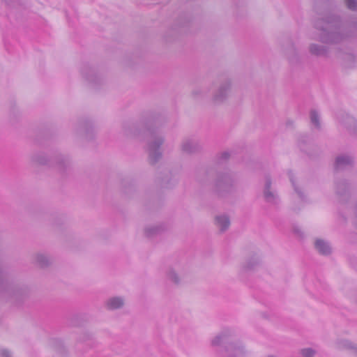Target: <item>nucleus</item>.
<instances>
[{
  "instance_id": "nucleus-1",
  "label": "nucleus",
  "mask_w": 357,
  "mask_h": 357,
  "mask_svg": "<svg viewBox=\"0 0 357 357\" xmlns=\"http://www.w3.org/2000/svg\"><path fill=\"white\" fill-rule=\"evenodd\" d=\"M313 27L318 31L312 39L322 44L310 43L308 51L317 57H328L330 48L326 45H340L357 38V21L344 22L340 15L328 13L316 19Z\"/></svg>"
},
{
  "instance_id": "nucleus-2",
  "label": "nucleus",
  "mask_w": 357,
  "mask_h": 357,
  "mask_svg": "<svg viewBox=\"0 0 357 357\" xmlns=\"http://www.w3.org/2000/svg\"><path fill=\"white\" fill-rule=\"evenodd\" d=\"M150 123L151 120L146 123V127L143 129L135 123H124L123 132L127 137H135L139 141H146L149 162L153 165L162 157L161 146L165 142V137L157 128L149 125Z\"/></svg>"
},
{
  "instance_id": "nucleus-3",
  "label": "nucleus",
  "mask_w": 357,
  "mask_h": 357,
  "mask_svg": "<svg viewBox=\"0 0 357 357\" xmlns=\"http://www.w3.org/2000/svg\"><path fill=\"white\" fill-rule=\"evenodd\" d=\"M235 331L230 328H224L212 340L213 347L221 346L220 357H243L246 351L238 340H234Z\"/></svg>"
},
{
  "instance_id": "nucleus-4",
  "label": "nucleus",
  "mask_w": 357,
  "mask_h": 357,
  "mask_svg": "<svg viewBox=\"0 0 357 357\" xmlns=\"http://www.w3.org/2000/svg\"><path fill=\"white\" fill-rule=\"evenodd\" d=\"M26 285L13 282L8 273L0 267V295L6 298L14 300L18 304L29 294Z\"/></svg>"
},
{
  "instance_id": "nucleus-5",
  "label": "nucleus",
  "mask_w": 357,
  "mask_h": 357,
  "mask_svg": "<svg viewBox=\"0 0 357 357\" xmlns=\"http://www.w3.org/2000/svg\"><path fill=\"white\" fill-rule=\"evenodd\" d=\"M30 159L35 165L55 167L61 174H63L70 165L69 158L61 153H56L54 157L49 158L45 153L36 151L31 155Z\"/></svg>"
},
{
  "instance_id": "nucleus-6",
  "label": "nucleus",
  "mask_w": 357,
  "mask_h": 357,
  "mask_svg": "<svg viewBox=\"0 0 357 357\" xmlns=\"http://www.w3.org/2000/svg\"><path fill=\"white\" fill-rule=\"evenodd\" d=\"M235 180L229 173L218 174L214 185V192L219 197H225L234 190Z\"/></svg>"
},
{
  "instance_id": "nucleus-7",
  "label": "nucleus",
  "mask_w": 357,
  "mask_h": 357,
  "mask_svg": "<svg viewBox=\"0 0 357 357\" xmlns=\"http://www.w3.org/2000/svg\"><path fill=\"white\" fill-rule=\"evenodd\" d=\"M335 194L340 202H345L350 197V185L345 179H339L335 183Z\"/></svg>"
},
{
  "instance_id": "nucleus-8",
  "label": "nucleus",
  "mask_w": 357,
  "mask_h": 357,
  "mask_svg": "<svg viewBox=\"0 0 357 357\" xmlns=\"http://www.w3.org/2000/svg\"><path fill=\"white\" fill-rule=\"evenodd\" d=\"M271 184L272 181L271 177L266 176L263 191L264 198L266 202L272 205H278L280 203V198L275 192L271 190Z\"/></svg>"
},
{
  "instance_id": "nucleus-9",
  "label": "nucleus",
  "mask_w": 357,
  "mask_h": 357,
  "mask_svg": "<svg viewBox=\"0 0 357 357\" xmlns=\"http://www.w3.org/2000/svg\"><path fill=\"white\" fill-rule=\"evenodd\" d=\"M231 82L229 79H224L218 86L213 95V101L216 103L222 102L227 98L230 91Z\"/></svg>"
},
{
  "instance_id": "nucleus-10",
  "label": "nucleus",
  "mask_w": 357,
  "mask_h": 357,
  "mask_svg": "<svg viewBox=\"0 0 357 357\" xmlns=\"http://www.w3.org/2000/svg\"><path fill=\"white\" fill-rule=\"evenodd\" d=\"M181 149L185 153H195L202 149V146L196 139L185 138L181 142Z\"/></svg>"
},
{
  "instance_id": "nucleus-11",
  "label": "nucleus",
  "mask_w": 357,
  "mask_h": 357,
  "mask_svg": "<svg viewBox=\"0 0 357 357\" xmlns=\"http://www.w3.org/2000/svg\"><path fill=\"white\" fill-rule=\"evenodd\" d=\"M82 74L84 77L94 85V86L100 84L102 82L101 78L97 75L95 70L89 65L83 66L82 68Z\"/></svg>"
},
{
  "instance_id": "nucleus-12",
  "label": "nucleus",
  "mask_w": 357,
  "mask_h": 357,
  "mask_svg": "<svg viewBox=\"0 0 357 357\" xmlns=\"http://www.w3.org/2000/svg\"><path fill=\"white\" fill-rule=\"evenodd\" d=\"M354 159L351 156L347 155H340L336 157L334 163L335 171H342L347 167H352Z\"/></svg>"
},
{
  "instance_id": "nucleus-13",
  "label": "nucleus",
  "mask_w": 357,
  "mask_h": 357,
  "mask_svg": "<svg viewBox=\"0 0 357 357\" xmlns=\"http://www.w3.org/2000/svg\"><path fill=\"white\" fill-rule=\"evenodd\" d=\"M314 247L321 255H329L331 253L330 244L323 239H317L314 242Z\"/></svg>"
},
{
  "instance_id": "nucleus-14",
  "label": "nucleus",
  "mask_w": 357,
  "mask_h": 357,
  "mask_svg": "<svg viewBox=\"0 0 357 357\" xmlns=\"http://www.w3.org/2000/svg\"><path fill=\"white\" fill-rule=\"evenodd\" d=\"M215 224L221 232H225L230 225V220L227 215L223 214L215 217Z\"/></svg>"
},
{
  "instance_id": "nucleus-15",
  "label": "nucleus",
  "mask_w": 357,
  "mask_h": 357,
  "mask_svg": "<svg viewBox=\"0 0 357 357\" xmlns=\"http://www.w3.org/2000/svg\"><path fill=\"white\" fill-rule=\"evenodd\" d=\"M166 229L165 225L163 224L149 227L145 229V235L148 238H153L161 234Z\"/></svg>"
},
{
  "instance_id": "nucleus-16",
  "label": "nucleus",
  "mask_w": 357,
  "mask_h": 357,
  "mask_svg": "<svg viewBox=\"0 0 357 357\" xmlns=\"http://www.w3.org/2000/svg\"><path fill=\"white\" fill-rule=\"evenodd\" d=\"M260 266V260L258 257L252 256L249 258L243 266V270L245 271H252L256 270Z\"/></svg>"
},
{
  "instance_id": "nucleus-17",
  "label": "nucleus",
  "mask_w": 357,
  "mask_h": 357,
  "mask_svg": "<svg viewBox=\"0 0 357 357\" xmlns=\"http://www.w3.org/2000/svg\"><path fill=\"white\" fill-rule=\"evenodd\" d=\"M80 129L84 132L87 139L91 140L94 138L93 127L88 120H84L81 123Z\"/></svg>"
},
{
  "instance_id": "nucleus-18",
  "label": "nucleus",
  "mask_w": 357,
  "mask_h": 357,
  "mask_svg": "<svg viewBox=\"0 0 357 357\" xmlns=\"http://www.w3.org/2000/svg\"><path fill=\"white\" fill-rule=\"evenodd\" d=\"M343 124L349 132L357 135V122L355 119L350 116H347L343 121Z\"/></svg>"
},
{
  "instance_id": "nucleus-19",
  "label": "nucleus",
  "mask_w": 357,
  "mask_h": 357,
  "mask_svg": "<svg viewBox=\"0 0 357 357\" xmlns=\"http://www.w3.org/2000/svg\"><path fill=\"white\" fill-rule=\"evenodd\" d=\"M107 307L110 310H116L123 305V300L120 297H114L107 302Z\"/></svg>"
},
{
  "instance_id": "nucleus-20",
  "label": "nucleus",
  "mask_w": 357,
  "mask_h": 357,
  "mask_svg": "<svg viewBox=\"0 0 357 357\" xmlns=\"http://www.w3.org/2000/svg\"><path fill=\"white\" fill-rule=\"evenodd\" d=\"M338 347L340 349H347L353 351L354 354L357 355V346L353 344L351 342L348 340H340L338 342Z\"/></svg>"
},
{
  "instance_id": "nucleus-21",
  "label": "nucleus",
  "mask_w": 357,
  "mask_h": 357,
  "mask_svg": "<svg viewBox=\"0 0 357 357\" xmlns=\"http://www.w3.org/2000/svg\"><path fill=\"white\" fill-rule=\"evenodd\" d=\"M310 121L314 127L319 130L321 128L320 118L318 112L315 109H312L310 114Z\"/></svg>"
},
{
  "instance_id": "nucleus-22",
  "label": "nucleus",
  "mask_w": 357,
  "mask_h": 357,
  "mask_svg": "<svg viewBox=\"0 0 357 357\" xmlns=\"http://www.w3.org/2000/svg\"><path fill=\"white\" fill-rule=\"evenodd\" d=\"M36 262L42 268L47 267L50 264L49 258L43 254L36 256Z\"/></svg>"
},
{
  "instance_id": "nucleus-23",
  "label": "nucleus",
  "mask_w": 357,
  "mask_h": 357,
  "mask_svg": "<svg viewBox=\"0 0 357 357\" xmlns=\"http://www.w3.org/2000/svg\"><path fill=\"white\" fill-rule=\"evenodd\" d=\"M167 277L168 280H171L172 282H174L176 284H179L180 282V278L177 273L172 268H170L168 270L167 273Z\"/></svg>"
},
{
  "instance_id": "nucleus-24",
  "label": "nucleus",
  "mask_w": 357,
  "mask_h": 357,
  "mask_svg": "<svg viewBox=\"0 0 357 357\" xmlns=\"http://www.w3.org/2000/svg\"><path fill=\"white\" fill-rule=\"evenodd\" d=\"M164 174V177L157 176V180H158L159 184L161 185V187L167 188L169 181V172L168 170H165V172Z\"/></svg>"
},
{
  "instance_id": "nucleus-25",
  "label": "nucleus",
  "mask_w": 357,
  "mask_h": 357,
  "mask_svg": "<svg viewBox=\"0 0 357 357\" xmlns=\"http://www.w3.org/2000/svg\"><path fill=\"white\" fill-rule=\"evenodd\" d=\"M289 176L290 181H291V184H292V185H293L296 192L298 195L299 197L302 200H305V196H304L303 193L302 192V191L296 185L295 181L294 179L293 175H292V173L291 172H289Z\"/></svg>"
},
{
  "instance_id": "nucleus-26",
  "label": "nucleus",
  "mask_w": 357,
  "mask_h": 357,
  "mask_svg": "<svg viewBox=\"0 0 357 357\" xmlns=\"http://www.w3.org/2000/svg\"><path fill=\"white\" fill-rule=\"evenodd\" d=\"M300 354L303 357H314L316 354V351L312 348H305L300 351Z\"/></svg>"
},
{
  "instance_id": "nucleus-27",
  "label": "nucleus",
  "mask_w": 357,
  "mask_h": 357,
  "mask_svg": "<svg viewBox=\"0 0 357 357\" xmlns=\"http://www.w3.org/2000/svg\"><path fill=\"white\" fill-rule=\"evenodd\" d=\"M347 8L351 11H357V0H344Z\"/></svg>"
},
{
  "instance_id": "nucleus-28",
  "label": "nucleus",
  "mask_w": 357,
  "mask_h": 357,
  "mask_svg": "<svg viewBox=\"0 0 357 357\" xmlns=\"http://www.w3.org/2000/svg\"><path fill=\"white\" fill-rule=\"evenodd\" d=\"M0 357H12V353L8 349L0 348Z\"/></svg>"
},
{
  "instance_id": "nucleus-29",
  "label": "nucleus",
  "mask_w": 357,
  "mask_h": 357,
  "mask_svg": "<svg viewBox=\"0 0 357 357\" xmlns=\"http://www.w3.org/2000/svg\"><path fill=\"white\" fill-rule=\"evenodd\" d=\"M203 93H204V91L202 90L199 89H196L192 91V96L195 98H197L199 96H202Z\"/></svg>"
},
{
  "instance_id": "nucleus-30",
  "label": "nucleus",
  "mask_w": 357,
  "mask_h": 357,
  "mask_svg": "<svg viewBox=\"0 0 357 357\" xmlns=\"http://www.w3.org/2000/svg\"><path fill=\"white\" fill-rule=\"evenodd\" d=\"M229 158V152H223L220 155V159L221 160H227Z\"/></svg>"
},
{
  "instance_id": "nucleus-31",
  "label": "nucleus",
  "mask_w": 357,
  "mask_h": 357,
  "mask_svg": "<svg viewBox=\"0 0 357 357\" xmlns=\"http://www.w3.org/2000/svg\"><path fill=\"white\" fill-rule=\"evenodd\" d=\"M294 232L299 236L300 237H303V234L301 230L297 227L294 228Z\"/></svg>"
},
{
  "instance_id": "nucleus-32",
  "label": "nucleus",
  "mask_w": 357,
  "mask_h": 357,
  "mask_svg": "<svg viewBox=\"0 0 357 357\" xmlns=\"http://www.w3.org/2000/svg\"><path fill=\"white\" fill-rule=\"evenodd\" d=\"M298 61V55L296 54L295 57L289 58V61L291 63L297 62Z\"/></svg>"
},
{
  "instance_id": "nucleus-33",
  "label": "nucleus",
  "mask_w": 357,
  "mask_h": 357,
  "mask_svg": "<svg viewBox=\"0 0 357 357\" xmlns=\"http://www.w3.org/2000/svg\"><path fill=\"white\" fill-rule=\"evenodd\" d=\"M350 261H351V264L354 266H356V259H350Z\"/></svg>"
},
{
  "instance_id": "nucleus-34",
  "label": "nucleus",
  "mask_w": 357,
  "mask_h": 357,
  "mask_svg": "<svg viewBox=\"0 0 357 357\" xmlns=\"http://www.w3.org/2000/svg\"><path fill=\"white\" fill-rule=\"evenodd\" d=\"M355 225L357 227V204H356V218H355Z\"/></svg>"
},
{
  "instance_id": "nucleus-35",
  "label": "nucleus",
  "mask_w": 357,
  "mask_h": 357,
  "mask_svg": "<svg viewBox=\"0 0 357 357\" xmlns=\"http://www.w3.org/2000/svg\"><path fill=\"white\" fill-rule=\"evenodd\" d=\"M342 221H343V222H346V220H347L346 217H344V215H342Z\"/></svg>"
},
{
  "instance_id": "nucleus-36",
  "label": "nucleus",
  "mask_w": 357,
  "mask_h": 357,
  "mask_svg": "<svg viewBox=\"0 0 357 357\" xmlns=\"http://www.w3.org/2000/svg\"><path fill=\"white\" fill-rule=\"evenodd\" d=\"M153 121L156 124L158 122V119H153Z\"/></svg>"
},
{
  "instance_id": "nucleus-37",
  "label": "nucleus",
  "mask_w": 357,
  "mask_h": 357,
  "mask_svg": "<svg viewBox=\"0 0 357 357\" xmlns=\"http://www.w3.org/2000/svg\"><path fill=\"white\" fill-rule=\"evenodd\" d=\"M86 339H89V336L87 335V337L86 339H84V340H86Z\"/></svg>"
},
{
  "instance_id": "nucleus-38",
  "label": "nucleus",
  "mask_w": 357,
  "mask_h": 357,
  "mask_svg": "<svg viewBox=\"0 0 357 357\" xmlns=\"http://www.w3.org/2000/svg\"><path fill=\"white\" fill-rule=\"evenodd\" d=\"M292 50H293L294 51L295 50L294 46H292Z\"/></svg>"
}]
</instances>
